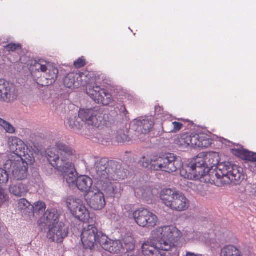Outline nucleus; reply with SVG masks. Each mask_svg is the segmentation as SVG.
<instances>
[{"label":"nucleus","mask_w":256,"mask_h":256,"mask_svg":"<svg viewBox=\"0 0 256 256\" xmlns=\"http://www.w3.org/2000/svg\"><path fill=\"white\" fill-rule=\"evenodd\" d=\"M154 160V170L170 173L180 170V175L188 179H200L208 175L218 186L230 184H240L245 178L243 168L228 162L219 163L218 153L202 152L184 167L180 158L173 154H166Z\"/></svg>","instance_id":"obj_1"},{"label":"nucleus","mask_w":256,"mask_h":256,"mask_svg":"<svg viewBox=\"0 0 256 256\" xmlns=\"http://www.w3.org/2000/svg\"><path fill=\"white\" fill-rule=\"evenodd\" d=\"M75 151L64 142H56L55 148L46 150V158L56 169L63 173L64 178L70 188L76 186L78 174L74 164L70 162Z\"/></svg>","instance_id":"obj_2"},{"label":"nucleus","mask_w":256,"mask_h":256,"mask_svg":"<svg viewBox=\"0 0 256 256\" xmlns=\"http://www.w3.org/2000/svg\"><path fill=\"white\" fill-rule=\"evenodd\" d=\"M85 164L98 182L109 178L112 180H123L127 176L126 172L118 162L110 161L106 158H100L91 156L85 161Z\"/></svg>","instance_id":"obj_3"},{"label":"nucleus","mask_w":256,"mask_h":256,"mask_svg":"<svg viewBox=\"0 0 256 256\" xmlns=\"http://www.w3.org/2000/svg\"><path fill=\"white\" fill-rule=\"evenodd\" d=\"M78 119L84 122L89 126L99 128L103 126H108L112 118L108 112H104L98 107L94 108L80 109L78 117L76 115L70 116L67 120L66 126L74 130H79L82 127V123Z\"/></svg>","instance_id":"obj_4"},{"label":"nucleus","mask_w":256,"mask_h":256,"mask_svg":"<svg viewBox=\"0 0 256 256\" xmlns=\"http://www.w3.org/2000/svg\"><path fill=\"white\" fill-rule=\"evenodd\" d=\"M81 240L85 249L92 250L95 244H100L104 250L110 253H118L122 246L118 240L109 239L106 235L93 225H88L84 228L81 234Z\"/></svg>","instance_id":"obj_5"},{"label":"nucleus","mask_w":256,"mask_h":256,"mask_svg":"<svg viewBox=\"0 0 256 256\" xmlns=\"http://www.w3.org/2000/svg\"><path fill=\"white\" fill-rule=\"evenodd\" d=\"M180 235V232L174 226H161L152 232V238L159 243L160 248L164 251L176 248L174 242L178 240Z\"/></svg>","instance_id":"obj_6"},{"label":"nucleus","mask_w":256,"mask_h":256,"mask_svg":"<svg viewBox=\"0 0 256 256\" xmlns=\"http://www.w3.org/2000/svg\"><path fill=\"white\" fill-rule=\"evenodd\" d=\"M162 203L173 210L182 212L189 206V200L182 192L165 189L162 191L160 195Z\"/></svg>","instance_id":"obj_7"},{"label":"nucleus","mask_w":256,"mask_h":256,"mask_svg":"<svg viewBox=\"0 0 256 256\" xmlns=\"http://www.w3.org/2000/svg\"><path fill=\"white\" fill-rule=\"evenodd\" d=\"M30 68L33 72L42 73L41 75L47 80L46 83V86L52 84L57 79L58 73V68L52 66L50 62L44 60L40 59L32 62Z\"/></svg>","instance_id":"obj_8"},{"label":"nucleus","mask_w":256,"mask_h":256,"mask_svg":"<svg viewBox=\"0 0 256 256\" xmlns=\"http://www.w3.org/2000/svg\"><path fill=\"white\" fill-rule=\"evenodd\" d=\"M175 143L180 146L205 148L210 144V140L204 134H184L175 140Z\"/></svg>","instance_id":"obj_9"},{"label":"nucleus","mask_w":256,"mask_h":256,"mask_svg":"<svg viewBox=\"0 0 256 256\" xmlns=\"http://www.w3.org/2000/svg\"><path fill=\"white\" fill-rule=\"evenodd\" d=\"M18 160H8L4 164V168L11 172L16 180L25 179L28 176V164L22 158L16 156Z\"/></svg>","instance_id":"obj_10"},{"label":"nucleus","mask_w":256,"mask_h":256,"mask_svg":"<svg viewBox=\"0 0 256 256\" xmlns=\"http://www.w3.org/2000/svg\"><path fill=\"white\" fill-rule=\"evenodd\" d=\"M132 216L136 224L142 227L153 228L158 220L156 215L145 208L135 210Z\"/></svg>","instance_id":"obj_11"},{"label":"nucleus","mask_w":256,"mask_h":256,"mask_svg":"<svg viewBox=\"0 0 256 256\" xmlns=\"http://www.w3.org/2000/svg\"><path fill=\"white\" fill-rule=\"evenodd\" d=\"M87 94L96 104L108 106L114 101L110 94L99 86H90L86 89Z\"/></svg>","instance_id":"obj_12"},{"label":"nucleus","mask_w":256,"mask_h":256,"mask_svg":"<svg viewBox=\"0 0 256 256\" xmlns=\"http://www.w3.org/2000/svg\"><path fill=\"white\" fill-rule=\"evenodd\" d=\"M18 96V90L14 85L0 79V102H12L17 99Z\"/></svg>","instance_id":"obj_13"},{"label":"nucleus","mask_w":256,"mask_h":256,"mask_svg":"<svg viewBox=\"0 0 256 256\" xmlns=\"http://www.w3.org/2000/svg\"><path fill=\"white\" fill-rule=\"evenodd\" d=\"M8 146L12 152L8 156V160H18L16 156L22 158L26 156L27 152L26 146L20 138L17 137L12 136L8 139Z\"/></svg>","instance_id":"obj_14"},{"label":"nucleus","mask_w":256,"mask_h":256,"mask_svg":"<svg viewBox=\"0 0 256 256\" xmlns=\"http://www.w3.org/2000/svg\"><path fill=\"white\" fill-rule=\"evenodd\" d=\"M118 179L112 180L110 178L99 182L102 190L108 197H120L122 190V185L116 181Z\"/></svg>","instance_id":"obj_15"},{"label":"nucleus","mask_w":256,"mask_h":256,"mask_svg":"<svg viewBox=\"0 0 256 256\" xmlns=\"http://www.w3.org/2000/svg\"><path fill=\"white\" fill-rule=\"evenodd\" d=\"M48 238L54 242H60L68 234V228L62 222H60L49 228Z\"/></svg>","instance_id":"obj_16"},{"label":"nucleus","mask_w":256,"mask_h":256,"mask_svg":"<svg viewBox=\"0 0 256 256\" xmlns=\"http://www.w3.org/2000/svg\"><path fill=\"white\" fill-rule=\"evenodd\" d=\"M94 190L88 194L86 198L87 203L94 210H101L106 205L104 194L98 190Z\"/></svg>","instance_id":"obj_17"},{"label":"nucleus","mask_w":256,"mask_h":256,"mask_svg":"<svg viewBox=\"0 0 256 256\" xmlns=\"http://www.w3.org/2000/svg\"><path fill=\"white\" fill-rule=\"evenodd\" d=\"M154 126V122L152 118H140L134 120L132 128L138 135H146L150 132Z\"/></svg>","instance_id":"obj_18"},{"label":"nucleus","mask_w":256,"mask_h":256,"mask_svg":"<svg viewBox=\"0 0 256 256\" xmlns=\"http://www.w3.org/2000/svg\"><path fill=\"white\" fill-rule=\"evenodd\" d=\"M157 241L152 239L144 243L142 246V252L144 256H163L164 251Z\"/></svg>","instance_id":"obj_19"},{"label":"nucleus","mask_w":256,"mask_h":256,"mask_svg":"<svg viewBox=\"0 0 256 256\" xmlns=\"http://www.w3.org/2000/svg\"><path fill=\"white\" fill-rule=\"evenodd\" d=\"M59 215L55 209L48 210L38 221L39 225L48 228L60 222Z\"/></svg>","instance_id":"obj_20"},{"label":"nucleus","mask_w":256,"mask_h":256,"mask_svg":"<svg viewBox=\"0 0 256 256\" xmlns=\"http://www.w3.org/2000/svg\"><path fill=\"white\" fill-rule=\"evenodd\" d=\"M86 72L80 74L72 72L68 74L64 80V84L68 88H71L72 87H77L79 86L80 81L88 82L86 78Z\"/></svg>","instance_id":"obj_21"},{"label":"nucleus","mask_w":256,"mask_h":256,"mask_svg":"<svg viewBox=\"0 0 256 256\" xmlns=\"http://www.w3.org/2000/svg\"><path fill=\"white\" fill-rule=\"evenodd\" d=\"M92 180L89 176H81L78 177L76 186L80 190L84 192H88V194L91 192L92 191H93V188L92 187Z\"/></svg>","instance_id":"obj_22"},{"label":"nucleus","mask_w":256,"mask_h":256,"mask_svg":"<svg viewBox=\"0 0 256 256\" xmlns=\"http://www.w3.org/2000/svg\"><path fill=\"white\" fill-rule=\"evenodd\" d=\"M72 214L76 218L84 222H87L90 218L89 212L83 202Z\"/></svg>","instance_id":"obj_23"},{"label":"nucleus","mask_w":256,"mask_h":256,"mask_svg":"<svg viewBox=\"0 0 256 256\" xmlns=\"http://www.w3.org/2000/svg\"><path fill=\"white\" fill-rule=\"evenodd\" d=\"M9 189L12 194L20 197L24 196L28 192L27 186L20 182L12 184Z\"/></svg>","instance_id":"obj_24"},{"label":"nucleus","mask_w":256,"mask_h":256,"mask_svg":"<svg viewBox=\"0 0 256 256\" xmlns=\"http://www.w3.org/2000/svg\"><path fill=\"white\" fill-rule=\"evenodd\" d=\"M232 150L235 152L236 154H238L247 160L252 162H256V154L244 149H233Z\"/></svg>","instance_id":"obj_25"},{"label":"nucleus","mask_w":256,"mask_h":256,"mask_svg":"<svg viewBox=\"0 0 256 256\" xmlns=\"http://www.w3.org/2000/svg\"><path fill=\"white\" fill-rule=\"evenodd\" d=\"M220 256H242V254L236 246H227L221 250Z\"/></svg>","instance_id":"obj_26"},{"label":"nucleus","mask_w":256,"mask_h":256,"mask_svg":"<svg viewBox=\"0 0 256 256\" xmlns=\"http://www.w3.org/2000/svg\"><path fill=\"white\" fill-rule=\"evenodd\" d=\"M157 158V156H154L152 158H150V156H142L140 160V162L142 166L144 168H148L151 170H154V164L156 163L154 160Z\"/></svg>","instance_id":"obj_27"},{"label":"nucleus","mask_w":256,"mask_h":256,"mask_svg":"<svg viewBox=\"0 0 256 256\" xmlns=\"http://www.w3.org/2000/svg\"><path fill=\"white\" fill-rule=\"evenodd\" d=\"M82 203V202L80 199L77 198L74 196H70L66 199L67 206L72 213Z\"/></svg>","instance_id":"obj_28"},{"label":"nucleus","mask_w":256,"mask_h":256,"mask_svg":"<svg viewBox=\"0 0 256 256\" xmlns=\"http://www.w3.org/2000/svg\"><path fill=\"white\" fill-rule=\"evenodd\" d=\"M46 208V204L41 201H38L34 204L33 206H32L31 209L33 210L34 214H38L40 213H43Z\"/></svg>","instance_id":"obj_29"},{"label":"nucleus","mask_w":256,"mask_h":256,"mask_svg":"<svg viewBox=\"0 0 256 256\" xmlns=\"http://www.w3.org/2000/svg\"><path fill=\"white\" fill-rule=\"evenodd\" d=\"M9 201L10 198L8 194L4 189L0 188V206H8Z\"/></svg>","instance_id":"obj_30"},{"label":"nucleus","mask_w":256,"mask_h":256,"mask_svg":"<svg viewBox=\"0 0 256 256\" xmlns=\"http://www.w3.org/2000/svg\"><path fill=\"white\" fill-rule=\"evenodd\" d=\"M116 138L118 142L124 143L130 140V138L128 134V132L122 130L118 132L116 136Z\"/></svg>","instance_id":"obj_31"},{"label":"nucleus","mask_w":256,"mask_h":256,"mask_svg":"<svg viewBox=\"0 0 256 256\" xmlns=\"http://www.w3.org/2000/svg\"><path fill=\"white\" fill-rule=\"evenodd\" d=\"M0 126H2L6 131L10 134H13L15 132V129L9 122L0 118Z\"/></svg>","instance_id":"obj_32"},{"label":"nucleus","mask_w":256,"mask_h":256,"mask_svg":"<svg viewBox=\"0 0 256 256\" xmlns=\"http://www.w3.org/2000/svg\"><path fill=\"white\" fill-rule=\"evenodd\" d=\"M154 194V193L152 192L150 188H146L144 190L142 196L147 201H148L152 199Z\"/></svg>","instance_id":"obj_33"},{"label":"nucleus","mask_w":256,"mask_h":256,"mask_svg":"<svg viewBox=\"0 0 256 256\" xmlns=\"http://www.w3.org/2000/svg\"><path fill=\"white\" fill-rule=\"evenodd\" d=\"M189 186L192 190L196 191L201 195H204V192L202 190L203 188L200 182H198V184L194 182H190Z\"/></svg>","instance_id":"obj_34"},{"label":"nucleus","mask_w":256,"mask_h":256,"mask_svg":"<svg viewBox=\"0 0 256 256\" xmlns=\"http://www.w3.org/2000/svg\"><path fill=\"white\" fill-rule=\"evenodd\" d=\"M18 207L21 210H26L32 208V205L26 198H22L18 202Z\"/></svg>","instance_id":"obj_35"},{"label":"nucleus","mask_w":256,"mask_h":256,"mask_svg":"<svg viewBox=\"0 0 256 256\" xmlns=\"http://www.w3.org/2000/svg\"><path fill=\"white\" fill-rule=\"evenodd\" d=\"M162 127L164 130L166 132H174V129L173 128V125L172 122L166 121L164 122L162 124Z\"/></svg>","instance_id":"obj_36"},{"label":"nucleus","mask_w":256,"mask_h":256,"mask_svg":"<svg viewBox=\"0 0 256 256\" xmlns=\"http://www.w3.org/2000/svg\"><path fill=\"white\" fill-rule=\"evenodd\" d=\"M6 170L0 168V184H4L8 182V174Z\"/></svg>","instance_id":"obj_37"},{"label":"nucleus","mask_w":256,"mask_h":256,"mask_svg":"<svg viewBox=\"0 0 256 256\" xmlns=\"http://www.w3.org/2000/svg\"><path fill=\"white\" fill-rule=\"evenodd\" d=\"M8 52H14L18 49L21 48V45L18 44L10 43L4 46Z\"/></svg>","instance_id":"obj_38"},{"label":"nucleus","mask_w":256,"mask_h":256,"mask_svg":"<svg viewBox=\"0 0 256 256\" xmlns=\"http://www.w3.org/2000/svg\"><path fill=\"white\" fill-rule=\"evenodd\" d=\"M85 60L82 58H79L74 62V66L76 68H80L85 65Z\"/></svg>","instance_id":"obj_39"},{"label":"nucleus","mask_w":256,"mask_h":256,"mask_svg":"<svg viewBox=\"0 0 256 256\" xmlns=\"http://www.w3.org/2000/svg\"><path fill=\"white\" fill-rule=\"evenodd\" d=\"M173 125V128L174 129V132H178L182 127L183 124L178 122H172Z\"/></svg>","instance_id":"obj_40"},{"label":"nucleus","mask_w":256,"mask_h":256,"mask_svg":"<svg viewBox=\"0 0 256 256\" xmlns=\"http://www.w3.org/2000/svg\"><path fill=\"white\" fill-rule=\"evenodd\" d=\"M120 113L122 114L124 116H126L128 114V112L127 111L126 107L124 106H121L120 108Z\"/></svg>","instance_id":"obj_41"},{"label":"nucleus","mask_w":256,"mask_h":256,"mask_svg":"<svg viewBox=\"0 0 256 256\" xmlns=\"http://www.w3.org/2000/svg\"><path fill=\"white\" fill-rule=\"evenodd\" d=\"M162 110V108L159 106H156L155 107V111L158 114H162L161 111Z\"/></svg>","instance_id":"obj_42"},{"label":"nucleus","mask_w":256,"mask_h":256,"mask_svg":"<svg viewBox=\"0 0 256 256\" xmlns=\"http://www.w3.org/2000/svg\"><path fill=\"white\" fill-rule=\"evenodd\" d=\"M166 256H179V252L176 250L174 252H170Z\"/></svg>","instance_id":"obj_43"},{"label":"nucleus","mask_w":256,"mask_h":256,"mask_svg":"<svg viewBox=\"0 0 256 256\" xmlns=\"http://www.w3.org/2000/svg\"><path fill=\"white\" fill-rule=\"evenodd\" d=\"M186 256H196V254L194 252H186Z\"/></svg>","instance_id":"obj_44"},{"label":"nucleus","mask_w":256,"mask_h":256,"mask_svg":"<svg viewBox=\"0 0 256 256\" xmlns=\"http://www.w3.org/2000/svg\"><path fill=\"white\" fill-rule=\"evenodd\" d=\"M128 256H138V252H136V254H132L131 253H130L128 254Z\"/></svg>","instance_id":"obj_45"},{"label":"nucleus","mask_w":256,"mask_h":256,"mask_svg":"<svg viewBox=\"0 0 256 256\" xmlns=\"http://www.w3.org/2000/svg\"><path fill=\"white\" fill-rule=\"evenodd\" d=\"M139 139L140 140H142V138H140Z\"/></svg>","instance_id":"obj_46"},{"label":"nucleus","mask_w":256,"mask_h":256,"mask_svg":"<svg viewBox=\"0 0 256 256\" xmlns=\"http://www.w3.org/2000/svg\"><path fill=\"white\" fill-rule=\"evenodd\" d=\"M2 247L0 246V252H2Z\"/></svg>","instance_id":"obj_47"}]
</instances>
